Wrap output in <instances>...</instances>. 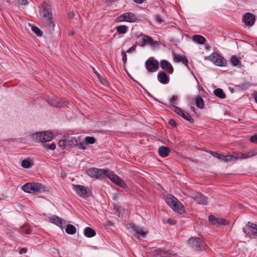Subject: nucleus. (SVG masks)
Wrapping results in <instances>:
<instances>
[{
    "mask_svg": "<svg viewBox=\"0 0 257 257\" xmlns=\"http://www.w3.org/2000/svg\"><path fill=\"white\" fill-rule=\"evenodd\" d=\"M158 80L162 84H167L169 82V77L167 74L163 71L159 72L158 74Z\"/></svg>",
    "mask_w": 257,
    "mask_h": 257,
    "instance_id": "a211bd4d",
    "label": "nucleus"
},
{
    "mask_svg": "<svg viewBox=\"0 0 257 257\" xmlns=\"http://www.w3.org/2000/svg\"><path fill=\"white\" fill-rule=\"evenodd\" d=\"M188 243L192 248L197 250H201L203 246L202 241L201 239L196 237H193L189 239Z\"/></svg>",
    "mask_w": 257,
    "mask_h": 257,
    "instance_id": "9b49d317",
    "label": "nucleus"
},
{
    "mask_svg": "<svg viewBox=\"0 0 257 257\" xmlns=\"http://www.w3.org/2000/svg\"><path fill=\"white\" fill-rule=\"evenodd\" d=\"M67 146H76L78 144V141L76 138L73 136H68L65 139Z\"/></svg>",
    "mask_w": 257,
    "mask_h": 257,
    "instance_id": "412c9836",
    "label": "nucleus"
},
{
    "mask_svg": "<svg viewBox=\"0 0 257 257\" xmlns=\"http://www.w3.org/2000/svg\"><path fill=\"white\" fill-rule=\"evenodd\" d=\"M108 224H110V225H111V224H112V223H111L110 221H109V222H108Z\"/></svg>",
    "mask_w": 257,
    "mask_h": 257,
    "instance_id": "e2e57ef3",
    "label": "nucleus"
},
{
    "mask_svg": "<svg viewBox=\"0 0 257 257\" xmlns=\"http://www.w3.org/2000/svg\"><path fill=\"white\" fill-rule=\"evenodd\" d=\"M250 141L254 144H257V135H254L250 138Z\"/></svg>",
    "mask_w": 257,
    "mask_h": 257,
    "instance_id": "c03bdc74",
    "label": "nucleus"
},
{
    "mask_svg": "<svg viewBox=\"0 0 257 257\" xmlns=\"http://www.w3.org/2000/svg\"><path fill=\"white\" fill-rule=\"evenodd\" d=\"M167 204L175 212L182 214L185 212L182 203L177 198L171 194L164 197Z\"/></svg>",
    "mask_w": 257,
    "mask_h": 257,
    "instance_id": "f257e3e1",
    "label": "nucleus"
},
{
    "mask_svg": "<svg viewBox=\"0 0 257 257\" xmlns=\"http://www.w3.org/2000/svg\"><path fill=\"white\" fill-rule=\"evenodd\" d=\"M65 231L68 234H74L76 233V229L74 225L68 224L67 225Z\"/></svg>",
    "mask_w": 257,
    "mask_h": 257,
    "instance_id": "473e14b6",
    "label": "nucleus"
},
{
    "mask_svg": "<svg viewBox=\"0 0 257 257\" xmlns=\"http://www.w3.org/2000/svg\"><path fill=\"white\" fill-rule=\"evenodd\" d=\"M27 251V249L26 248H22L19 250L20 254L25 253Z\"/></svg>",
    "mask_w": 257,
    "mask_h": 257,
    "instance_id": "6e6d98bb",
    "label": "nucleus"
},
{
    "mask_svg": "<svg viewBox=\"0 0 257 257\" xmlns=\"http://www.w3.org/2000/svg\"><path fill=\"white\" fill-rule=\"evenodd\" d=\"M208 221L212 225L218 226L224 225L227 224L226 220L223 218H218L213 215H210L208 217Z\"/></svg>",
    "mask_w": 257,
    "mask_h": 257,
    "instance_id": "9d476101",
    "label": "nucleus"
},
{
    "mask_svg": "<svg viewBox=\"0 0 257 257\" xmlns=\"http://www.w3.org/2000/svg\"><path fill=\"white\" fill-rule=\"evenodd\" d=\"M43 22L50 30L54 27V20L53 19L51 7L50 5L45 3L43 5Z\"/></svg>",
    "mask_w": 257,
    "mask_h": 257,
    "instance_id": "f03ea898",
    "label": "nucleus"
},
{
    "mask_svg": "<svg viewBox=\"0 0 257 257\" xmlns=\"http://www.w3.org/2000/svg\"><path fill=\"white\" fill-rule=\"evenodd\" d=\"M136 45H133L127 50V52L129 53H132L136 50Z\"/></svg>",
    "mask_w": 257,
    "mask_h": 257,
    "instance_id": "603ef678",
    "label": "nucleus"
},
{
    "mask_svg": "<svg viewBox=\"0 0 257 257\" xmlns=\"http://www.w3.org/2000/svg\"><path fill=\"white\" fill-rule=\"evenodd\" d=\"M73 187L75 189L76 191H79L81 193H88V189L82 185H73Z\"/></svg>",
    "mask_w": 257,
    "mask_h": 257,
    "instance_id": "7c9ffc66",
    "label": "nucleus"
},
{
    "mask_svg": "<svg viewBox=\"0 0 257 257\" xmlns=\"http://www.w3.org/2000/svg\"><path fill=\"white\" fill-rule=\"evenodd\" d=\"M194 200L197 204L205 205L208 202V198L202 194H196Z\"/></svg>",
    "mask_w": 257,
    "mask_h": 257,
    "instance_id": "f3484780",
    "label": "nucleus"
},
{
    "mask_svg": "<svg viewBox=\"0 0 257 257\" xmlns=\"http://www.w3.org/2000/svg\"><path fill=\"white\" fill-rule=\"evenodd\" d=\"M104 174V177L107 176L112 182L115 180V177L117 176L113 172L106 169V172Z\"/></svg>",
    "mask_w": 257,
    "mask_h": 257,
    "instance_id": "2f4dec72",
    "label": "nucleus"
},
{
    "mask_svg": "<svg viewBox=\"0 0 257 257\" xmlns=\"http://www.w3.org/2000/svg\"><path fill=\"white\" fill-rule=\"evenodd\" d=\"M255 21V17L251 13H245L243 16V21L245 25L248 26H252Z\"/></svg>",
    "mask_w": 257,
    "mask_h": 257,
    "instance_id": "f8f14e48",
    "label": "nucleus"
},
{
    "mask_svg": "<svg viewBox=\"0 0 257 257\" xmlns=\"http://www.w3.org/2000/svg\"><path fill=\"white\" fill-rule=\"evenodd\" d=\"M45 147L48 148L50 150H53L56 148V145L54 143H52L51 144H47L45 145Z\"/></svg>",
    "mask_w": 257,
    "mask_h": 257,
    "instance_id": "79ce46f5",
    "label": "nucleus"
},
{
    "mask_svg": "<svg viewBox=\"0 0 257 257\" xmlns=\"http://www.w3.org/2000/svg\"><path fill=\"white\" fill-rule=\"evenodd\" d=\"M229 156L233 157L231 158V161H233L234 159L237 160V159H241L240 156L239 155H229Z\"/></svg>",
    "mask_w": 257,
    "mask_h": 257,
    "instance_id": "5fc2aeb1",
    "label": "nucleus"
},
{
    "mask_svg": "<svg viewBox=\"0 0 257 257\" xmlns=\"http://www.w3.org/2000/svg\"><path fill=\"white\" fill-rule=\"evenodd\" d=\"M118 19L119 22H135L137 21V17L132 13H125L120 15Z\"/></svg>",
    "mask_w": 257,
    "mask_h": 257,
    "instance_id": "6e6552de",
    "label": "nucleus"
},
{
    "mask_svg": "<svg viewBox=\"0 0 257 257\" xmlns=\"http://www.w3.org/2000/svg\"><path fill=\"white\" fill-rule=\"evenodd\" d=\"M117 194H115L114 196H113V199L115 200L116 198H117V196H116Z\"/></svg>",
    "mask_w": 257,
    "mask_h": 257,
    "instance_id": "052dcab7",
    "label": "nucleus"
},
{
    "mask_svg": "<svg viewBox=\"0 0 257 257\" xmlns=\"http://www.w3.org/2000/svg\"><path fill=\"white\" fill-rule=\"evenodd\" d=\"M169 124L173 127H175L177 125L176 122L173 119H170L169 120Z\"/></svg>",
    "mask_w": 257,
    "mask_h": 257,
    "instance_id": "09e8293b",
    "label": "nucleus"
},
{
    "mask_svg": "<svg viewBox=\"0 0 257 257\" xmlns=\"http://www.w3.org/2000/svg\"><path fill=\"white\" fill-rule=\"evenodd\" d=\"M113 209L115 210V213H117V216L120 217L124 213V209H122L118 205L114 204Z\"/></svg>",
    "mask_w": 257,
    "mask_h": 257,
    "instance_id": "c756f323",
    "label": "nucleus"
},
{
    "mask_svg": "<svg viewBox=\"0 0 257 257\" xmlns=\"http://www.w3.org/2000/svg\"><path fill=\"white\" fill-rule=\"evenodd\" d=\"M257 155V152L254 150H248L240 155L241 159H246Z\"/></svg>",
    "mask_w": 257,
    "mask_h": 257,
    "instance_id": "5701e85b",
    "label": "nucleus"
},
{
    "mask_svg": "<svg viewBox=\"0 0 257 257\" xmlns=\"http://www.w3.org/2000/svg\"><path fill=\"white\" fill-rule=\"evenodd\" d=\"M116 29L119 34H123L127 32L128 27L125 25H120L116 27Z\"/></svg>",
    "mask_w": 257,
    "mask_h": 257,
    "instance_id": "f704fd0d",
    "label": "nucleus"
},
{
    "mask_svg": "<svg viewBox=\"0 0 257 257\" xmlns=\"http://www.w3.org/2000/svg\"><path fill=\"white\" fill-rule=\"evenodd\" d=\"M22 189L25 193H31V191L39 193L49 191V190L44 184L38 182L26 183L22 187Z\"/></svg>",
    "mask_w": 257,
    "mask_h": 257,
    "instance_id": "7ed1b4c3",
    "label": "nucleus"
},
{
    "mask_svg": "<svg viewBox=\"0 0 257 257\" xmlns=\"http://www.w3.org/2000/svg\"><path fill=\"white\" fill-rule=\"evenodd\" d=\"M206 59L212 61L215 65L220 67H224L227 65L226 59L220 55L213 53L206 58Z\"/></svg>",
    "mask_w": 257,
    "mask_h": 257,
    "instance_id": "20e7f679",
    "label": "nucleus"
},
{
    "mask_svg": "<svg viewBox=\"0 0 257 257\" xmlns=\"http://www.w3.org/2000/svg\"><path fill=\"white\" fill-rule=\"evenodd\" d=\"M178 98V96L177 95H174L172 96V97L170 99V102L171 103H172V102H173L174 101L177 100Z\"/></svg>",
    "mask_w": 257,
    "mask_h": 257,
    "instance_id": "864d4df0",
    "label": "nucleus"
},
{
    "mask_svg": "<svg viewBox=\"0 0 257 257\" xmlns=\"http://www.w3.org/2000/svg\"><path fill=\"white\" fill-rule=\"evenodd\" d=\"M65 139L60 140L58 142V146L62 148V149H64L66 147H67V145Z\"/></svg>",
    "mask_w": 257,
    "mask_h": 257,
    "instance_id": "a19ab883",
    "label": "nucleus"
},
{
    "mask_svg": "<svg viewBox=\"0 0 257 257\" xmlns=\"http://www.w3.org/2000/svg\"><path fill=\"white\" fill-rule=\"evenodd\" d=\"M121 55H122V61H123V63L125 64L127 60L126 54L124 51H122L121 52Z\"/></svg>",
    "mask_w": 257,
    "mask_h": 257,
    "instance_id": "37998d69",
    "label": "nucleus"
},
{
    "mask_svg": "<svg viewBox=\"0 0 257 257\" xmlns=\"http://www.w3.org/2000/svg\"><path fill=\"white\" fill-rule=\"evenodd\" d=\"M18 3L19 5L26 6L28 4L27 0H18Z\"/></svg>",
    "mask_w": 257,
    "mask_h": 257,
    "instance_id": "a18cd8bd",
    "label": "nucleus"
},
{
    "mask_svg": "<svg viewBox=\"0 0 257 257\" xmlns=\"http://www.w3.org/2000/svg\"><path fill=\"white\" fill-rule=\"evenodd\" d=\"M241 58H237L236 56H232L230 59V62L233 66H238L240 65Z\"/></svg>",
    "mask_w": 257,
    "mask_h": 257,
    "instance_id": "bb28decb",
    "label": "nucleus"
},
{
    "mask_svg": "<svg viewBox=\"0 0 257 257\" xmlns=\"http://www.w3.org/2000/svg\"><path fill=\"white\" fill-rule=\"evenodd\" d=\"M145 67L149 72H155L159 69V62L153 57H150L146 61Z\"/></svg>",
    "mask_w": 257,
    "mask_h": 257,
    "instance_id": "423d86ee",
    "label": "nucleus"
},
{
    "mask_svg": "<svg viewBox=\"0 0 257 257\" xmlns=\"http://www.w3.org/2000/svg\"><path fill=\"white\" fill-rule=\"evenodd\" d=\"M130 226L131 228L133 229L138 234L140 235L141 236L144 237L148 232L147 230H144L143 228H141L138 226H137L134 223H131L130 224Z\"/></svg>",
    "mask_w": 257,
    "mask_h": 257,
    "instance_id": "ddd939ff",
    "label": "nucleus"
},
{
    "mask_svg": "<svg viewBox=\"0 0 257 257\" xmlns=\"http://www.w3.org/2000/svg\"><path fill=\"white\" fill-rule=\"evenodd\" d=\"M214 95L221 99L225 98L226 97V95L225 93L223 92V90L221 88H217L214 90Z\"/></svg>",
    "mask_w": 257,
    "mask_h": 257,
    "instance_id": "c85d7f7f",
    "label": "nucleus"
},
{
    "mask_svg": "<svg viewBox=\"0 0 257 257\" xmlns=\"http://www.w3.org/2000/svg\"><path fill=\"white\" fill-rule=\"evenodd\" d=\"M51 104L52 105H53V106H55H55H56V107H58V106H58V105H56V104H55V103H51Z\"/></svg>",
    "mask_w": 257,
    "mask_h": 257,
    "instance_id": "bf43d9fd",
    "label": "nucleus"
},
{
    "mask_svg": "<svg viewBox=\"0 0 257 257\" xmlns=\"http://www.w3.org/2000/svg\"><path fill=\"white\" fill-rule=\"evenodd\" d=\"M74 17V14L73 13H70L68 14V17L70 19H72Z\"/></svg>",
    "mask_w": 257,
    "mask_h": 257,
    "instance_id": "4d7b16f0",
    "label": "nucleus"
},
{
    "mask_svg": "<svg viewBox=\"0 0 257 257\" xmlns=\"http://www.w3.org/2000/svg\"><path fill=\"white\" fill-rule=\"evenodd\" d=\"M161 69L172 74L173 72V68L171 64L166 60H162L160 62Z\"/></svg>",
    "mask_w": 257,
    "mask_h": 257,
    "instance_id": "4468645a",
    "label": "nucleus"
},
{
    "mask_svg": "<svg viewBox=\"0 0 257 257\" xmlns=\"http://www.w3.org/2000/svg\"><path fill=\"white\" fill-rule=\"evenodd\" d=\"M84 234L86 237L90 238L94 236L96 234V232L92 228L87 227L84 230Z\"/></svg>",
    "mask_w": 257,
    "mask_h": 257,
    "instance_id": "393cba45",
    "label": "nucleus"
},
{
    "mask_svg": "<svg viewBox=\"0 0 257 257\" xmlns=\"http://www.w3.org/2000/svg\"><path fill=\"white\" fill-rule=\"evenodd\" d=\"M80 197L83 199H87L91 196V194H78Z\"/></svg>",
    "mask_w": 257,
    "mask_h": 257,
    "instance_id": "49530a36",
    "label": "nucleus"
},
{
    "mask_svg": "<svg viewBox=\"0 0 257 257\" xmlns=\"http://www.w3.org/2000/svg\"><path fill=\"white\" fill-rule=\"evenodd\" d=\"M170 152V150L169 148L165 146L160 147L158 150L159 155L163 158L167 157Z\"/></svg>",
    "mask_w": 257,
    "mask_h": 257,
    "instance_id": "4be33fe9",
    "label": "nucleus"
},
{
    "mask_svg": "<svg viewBox=\"0 0 257 257\" xmlns=\"http://www.w3.org/2000/svg\"><path fill=\"white\" fill-rule=\"evenodd\" d=\"M25 233L26 234H29L30 233V230L29 229H26L25 230Z\"/></svg>",
    "mask_w": 257,
    "mask_h": 257,
    "instance_id": "13d9d810",
    "label": "nucleus"
},
{
    "mask_svg": "<svg viewBox=\"0 0 257 257\" xmlns=\"http://www.w3.org/2000/svg\"><path fill=\"white\" fill-rule=\"evenodd\" d=\"M49 220L51 222L55 224L61 228L63 227L64 223L62 219L56 215H53L49 217Z\"/></svg>",
    "mask_w": 257,
    "mask_h": 257,
    "instance_id": "6ab92c4d",
    "label": "nucleus"
},
{
    "mask_svg": "<svg viewBox=\"0 0 257 257\" xmlns=\"http://www.w3.org/2000/svg\"><path fill=\"white\" fill-rule=\"evenodd\" d=\"M155 20L158 23H161L164 21L161 17L159 15L156 16Z\"/></svg>",
    "mask_w": 257,
    "mask_h": 257,
    "instance_id": "3c124183",
    "label": "nucleus"
},
{
    "mask_svg": "<svg viewBox=\"0 0 257 257\" xmlns=\"http://www.w3.org/2000/svg\"><path fill=\"white\" fill-rule=\"evenodd\" d=\"M31 163L28 160H24L22 162V166L24 168H29L31 167Z\"/></svg>",
    "mask_w": 257,
    "mask_h": 257,
    "instance_id": "58836bf2",
    "label": "nucleus"
},
{
    "mask_svg": "<svg viewBox=\"0 0 257 257\" xmlns=\"http://www.w3.org/2000/svg\"><path fill=\"white\" fill-rule=\"evenodd\" d=\"M167 222L169 224H170V225H174L176 223V222L175 220L170 218H169L167 219Z\"/></svg>",
    "mask_w": 257,
    "mask_h": 257,
    "instance_id": "8fccbe9b",
    "label": "nucleus"
},
{
    "mask_svg": "<svg viewBox=\"0 0 257 257\" xmlns=\"http://www.w3.org/2000/svg\"><path fill=\"white\" fill-rule=\"evenodd\" d=\"M95 73L97 75V77L99 79L100 81L105 86H108V81L104 78L102 77L98 73L95 72Z\"/></svg>",
    "mask_w": 257,
    "mask_h": 257,
    "instance_id": "e433bc0d",
    "label": "nucleus"
},
{
    "mask_svg": "<svg viewBox=\"0 0 257 257\" xmlns=\"http://www.w3.org/2000/svg\"><path fill=\"white\" fill-rule=\"evenodd\" d=\"M172 110L191 123H193L194 122V119L192 118L188 112H183L180 107L173 105Z\"/></svg>",
    "mask_w": 257,
    "mask_h": 257,
    "instance_id": "1a4fd4ad",
    "label": "nucleus"
},
{
    "mask_svg": "<svg viewBox=\"0 0 257 257\" xmlns=\"http://www.w3.org/2000/svg\"><path fill=\"white\" fill-rule=\"evenodd\" d=\"M254 99H255L256 102L257 103V94L255 95Z\"/></svg>",
    "mask_w": 257,
    "mask_h": 257,
    "instance_id": "680f3d73",
    "label": "nucleus"
},
{
    "mask_svg": "<svg viewBox=\"0 0 257 257\" xmlns=\"http://www.w3.org/2000/svg\"><path fill=\"white\" fill-rule=\"evenodd\" d=\"M210 154L213 156L214 157L217 158L219 160L221 161H223L225 162H228L231 161V158L233 157L229 156V155L227 156H224L222 155H221L220 154H218L216 152L210 151Z\"/></svg>",
    "mask_w": 257,
    "mask_h": 257,
    "instance_id": "dca6fc26",
    "label": "nucleus"
},
{
    "mask_svg": "<svg viewBox=\"0 0 257 257\" xmlns=\"http://www.w3.org/2000/svg\"><path fill=\"white\" fill-rule=\"evenodd\" d=\"M196 105L200 108L202 109L204 108V101L200 95H197L195 97Z\"/></svg>",
    "mask_w": 257,
    "mask_h": 257,
    "instance_id": "cd10ccee",
    "label": "nucleus"
},
{
    "mask_svg": "<svg viewBox=\"0 0 257 257\" xmlns=\"http://www.w3.org/2000/svg\"><path fill=\"white\" fill-rule=\"evenodd\" d=\"M174 60L175 62H182L185 66H188V60L185 56H182L180 54H174Z\"/></svg>",
    "mask_w": 257,
    "mask_h": 257,
    "instance_id": "aec40b11",
    "label": "nucleus"
},
{
    "mask_svg": "<svg viewBox=\"0 0 257 257\" xmlns=\"http://www.w3.org/2000/svg\"><path fill=\"white\" fill-rule=\"evenodd\" d=\"M32 137L36 142H46L52 140L53 135L51 132H44L35 133Z\"/></svg>",
    "mask_w": 257,
    "mask_h": 257,
    "instance_id": "39448f33",
    "label": "nucleus"
},
{
    "mask_svg": "<svg viewBox=\"0 0 257 257\" xmlns=\"http://www.w3.org/2000/svg\"><path fill=\"white\" fill-rule=\"evenodd\" d=\"M85 141L87 145L93 144L95 142V139L92 137L87 136L85 138Z\"/></svg>",
    "mask_w": 257,
    "mask_h": 257,
    "instance_id": "4c0bfd02",
    "label": "nucleus"
},
{
    "mask_svg": "<svg viewBox=\"0 0 257 257\" xmlns=\"http://www.w3.org/2000/svg\"><path fill=\"white\" fill-rule=\"evenodd\" d=\"M156 42H155L153 38L149 36L145 35L142 39V42L141 46L144 47L146 45L148 44L151 46H155Z\"/></svg>",
    "mask_w": 257,
    "mask_h": 257,
    "instance_id": "2eb2a0df",
    "label": "nucleus"
},
{
    "mask_svg": "<svg viewBox=\"0 0 257 257\" xmlns=\"http://www.w3.org/2000/svg\"><path fill=\"white\" fill-rule=\"evenodd\" d=\"M105 172L106 169L92 168L87 170L86 173L91 177L96 179H101L104 177V173Z\"/></svg>",
    "mask_w": 257,
    "mask_h": 257,
    "instance_id": "0eeeda50",
    "label": "nucleus"
},
{
    "mask_svg": "<svg viewBox=\"0 0 257 257\" xmlns=\"http://www.w3.org/2000/svg\"><path fill=\"white\" fill-rule=\"evenodd\" d=\"M32 30L38 36H42V33L41 31L37 27L33 26Z\"/></svg>",
    "mask_w": 257,
    "mask_h": 257,
    "instance_id": "ea45409f",
    "label": "nucleus"
},
{
    "mask_svg": "<svg viewBox=\"0 0 257 257\" xmlns=\"http://www.w3.org/2000/svg\"><path fill=\"white\" fill-rule=\"evenodd\" d=\"M193 40L199 44H203L205 43V38L199 35H195L193 36Z\"/></svg>",
    "mask_w": 257,
    "mask_h": 257,
    "instance_id": "a878e982",
    "label": "nucleus"
},
{
    "mask_svg": "<svg viewBox=\"0 0 257 257\" xmlns=\"http://www.w3.org/2000/svg\"><path fill=\"white\" fill-rule=\"evenodd\" d=\"M112 182L114 183H115L116 185H117L118 186H120L121 187H122V188L124 187L125 186V184L124 183V182L118 176H116V177H115V180H114Z\"/></svg>",
    "mask_w": 257,
    "mask_h": 257,
    "instance_id": "c9c22d12",
    "label": "nucleus"
},
{
    "mask_svg": "<svg viewBox=\"0 0 257 257\" xmlns=\"http://www.w3.org/2000/svg\"><path fill=\"white\" fill-rule=\"evenodd\" d=\"M247 226L250 227L251 230V233L255 236H257V224L248 222Z\"/></svg>",
    "mask_w": 257,
    "mask_h": 257,
    "instance_id": "72a5a7b5",
    "label": "nucleus"
},
{
    "mask_svg": "<svg viewBox=\"0 0 257 257\" xmlns=\"http://www.w3.org/2000/svg\"><path fill=\"white\" fill-rule=\"evenodd\" d=\"M87 144H86V142L85 143H83V142H80V143H78V144L77 145L79 146V148L80 149H82L83 150H85L86 148V145Z\"/></svg>",
    "mask_w": 257,
    "mask_h": 257,
    "instance_id": "de8ad7c7",
    "label": "nucleus"
},
{
    "mask_svg": "<svg viewBox=\"0 0 257 257\" xmlns=\"http://www.w3.org/2000/svg\"><path fill=\"white\" fill-rule=\"evenodd\" d=\"M154 255L155 257H168L169 253L168 251L159 249L155 250Z\"/></svg>",
    "mask_w": 257,
    "mask_h": 257,
    "instance_id": "b1692460",
    "label": "nucleus"
}]
</instances>
